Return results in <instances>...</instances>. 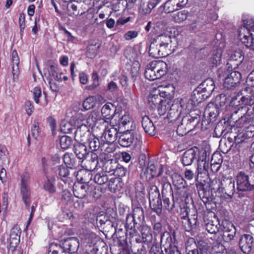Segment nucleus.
<instances>
[{
  "instance_id": "obj_3",
  "label": "nucleus",
  "mask_w": 254,
  "mask_h": 254,
  "mask_svg": "<svg viewBox=\"0 0 254 254\" xmlns=\"http://www.w3.org/2000/svg\"><path fill=\"white\" fill-rule=\"evenodd\" d=\"M148 105L152 110L156 108L160 116L164 115L169 109L171 100L163 99L159 94V91L155 89L152 90L148 97Z\"/></svg>"
},
{
  "instance_id": "obj_46",
  "label": "nucleus",
  "mask_w": 254,
  "mask_h": 254,
  "mask_svg": "<svg viewBox=\"0 0 254 254\" xmlns=\"http://www.w3.org/2000/svg\"><path fill=\"white\" fill-rule=\"evenodd\" d=\"M56 172L58 174L61 179L65 183L68 180V179L70 178L69 177V171L67 167L63 165L59 166L56 170Z\"/></svg>"
},
{
  "instance_id": "obj_19",
  "label": "nucleus",
  "mask_w": 254,
  "mask_h": 254,
  "mask_svg": "<svg viewBox=\"0 0 254 254\" xmlns=\"http://www.w3.org/2000/svg\"><path fill=\"white\" fill-rule=\"evenodd\" d=\"M199 121L200 117L199 116L193 117L191 114H188L183 118L181 124L187 130L190 131L195 128Z\"/></svg>"
},
{
  "instance_id": "obj_63",
  "label": "nucleus",
  "mask_w": 254,
  "mask_h": 254,
  "mask_svg": "<svg viewBox=\"0 0 254 254\" xmlns=\"http://www.w3.org/2000/svg\"><path fill=\"white\" fill-rule=\"evenodd\" d=\"M92 79L93 83L92 84L87 86L86 89L92 90L97 88L100 84L99 81V76L96 71H94L92 73Z\"/></svg>"
},
{
  "instance_id": "obj_22",
  "label": "nucleus",
  "mask_w": 254,
  "mask_h": 254,
  "mask_svg": "<svg viewBox=\"0 0 254 254\" xmlns=\"http://www.w3.org/2000/svg\"><path fill=\"white\" fill-rule=\"evenodd\" d=\"M21 229L17 225H14L11 229L9 235V243L11 247L16 248L20 242Z\"/></svg>"
},
{
  "instance_id": "obj_52",
  "label": "nucleus",
  "mask_w": 254,
  "mask_h": 254,
  "mask_svg": "<svg viewBox=\"0 0 254 254\" xmlns=\"http://www.w3.org/2000/svg\"><path fill=\"white\" fill-rule=\"evenodd\" d=\"M178 9L174 0H168L163 5V9L166 13L173 12Z\"/></svg>"
},
{
  "instance_id": "obj_54",
  "label": "nucleus",
  "mask_w": 254,
  "mask_h": 254,
  "mask_svg": "<svg viewBox=\"0 0 254 254\" xmlns=\"http://www.w3.org/2000/svg\"><path fill=\"white\" fill-rule=\"evenodd\" d=\"M188 12L185 10L180 11L173 15L174 21L176 23H181L187 19Z\"/></svg>"
},
{
  "instance_id": "obj_30",
  "label": "nucleus",
  "mask_w": 254,
  "mask_h": 254,
  "mask_svg": "<svg viewBox=\"0 0 254 254\" xmlns=\"http://www.w3.org/2000/svg\"><path fill=\"white\" fill-rule=\"evenodd\" d=\"M43 189L49 194H54L57 191L56 187V179L54 176L47 177V179L44 182Z\"/></svg>"
},
{
  "instance_id": "obj_37",
  "label": "nucleus",
  "mask_w": 254,
  "mask_h": 254,
  "mask_svg": "<svg viewBox=\"0 0 254 254\" xmlns=\"http://www.w3.org/2000/svg\"><path fill=\"white\" fill-rule=\"evenodd\" d=\"M197 223V215L194 214L192 215L191 218L188 217L184 218L182 222L183 226H184L187 231H190L192 229L196 227Z\"/></svg>"
},
{
  "instance_id": "obj_48",
  "label": "nucleus",
  "mask_w": 254,
  "mask_h": 254,
  "mask_svg": "<svg viewBox=\"0 0 254 254\" xmlns=\"http://www.w3.org/2000/svg\"><path fill=\"white\" fill-rule=\"evenodd\" d=\"M115 221L116 219L113 217H112L111 219H106L105 221V226L103 228L108 229L109 231H115L118 233L119 230H122V229L118 227L117 224L115 225Z\"/></svg>"
},
{
  "instance_id": "obj_33",
  "label": "nucleus",
  "mask_w": 254,
  "mask_h": 254,
  "mask_svg": "<svg viewBox=\"0 0 254 254\" xmlns=\"http://www.w3.org/2000/svg\"><path fill=\"white\" fill-rule=\"evenodd\" d=\"M159 45L158 36L154 38L151 42L149 49V55L154 58H160L159 48L158 46Z\"/></svg>"
},
{
  "instance_id": "obj_12",
  "label": "nucleus",
  "mask_w": 254,
  "mask_h": 254,
  "mask_svg": "<svg viewBox=\"0 0 254 254\" xmlns=\"http://www.w3.org/2000/svg\"><path fill=\"white\" fill-rule=\"evenodd\" d=\"M132 131L129 130L124 131L119 136L118 142L119 144L124 147H128L131 146L134 142L136 144L137 137Z\"/></svg>"
},
{
  "instance_id": "obj_1",
  "label": "nucleus",
  "mask_w": 254,
  "mask_h": 254,
  "mask_svg": "<svg viewBox=\"0 0 254 254\" xmlns=\"http://www.w3.org/2000/svg\"><path fill=\"white\" fill-rule=\"evenodd\" d=\"M240 102L243 106L234 110L230 115L228 121L238 128L246 127L254 121V93L252 95H243Z\"/></svg>"
},
{
  "instance_id": "obj_16",
  "label": "nucleus",
  "mask_w": 254,
  "mask_h": 254,
  "mask_svg": "<svg viewBox=\"0 0 254 254\" xmlns=\"http://www.w3.org/2000/svg\"><path fill=\"white\" fill-rule=\"evenodd\" d=\"M21 193L26 207L29 209L30 205V191L28 184V180L25 175L21 176Z\"/></svg>"
},
{
  "instance_id": "obj_64",
  "label": "nucleus",
  "mask_w": 254,
  "mask_h": 254,
  "mask_svg": "<svg viewBox=\"0 0 254 254\" xmlns=\"http://www.w3.org/2000/svg\"><path fill=\"white\" fill-rule=\"evenodd\" d=\"M196 181V187L197 190L198 195L200 194L201 192L204 191L206 189L208 188V186L206 184L205 180H195Z\"/></svg>"
},
{
  "instance_id": "obj_44",
  "label": "nucleus",
  "mask_w": 254,
  "mask_h": 254,
  "mask_svg": "<svg viewBox=\"0 0 254 254\" xmlns=\"http://www.w3.org/2000/svg\"><path fill=\"white\" fill-rule=\"evenodd\" d=\"M159 1V0H149L147 3L141 5L140 11L144 14H149Z\"/></svg>"
},
{
  "instance_id": "obj_50",
  "label": "nucleus",
  "mask_w": 254,
  "mask_h": 254,
  "mask_svg": "<svg viewBox=\"0 0 254 254\" xmlns=\"http://www.w3.org/2000/svg\"><path fill=\"white\" fill-rule=\"evenodd\" d=\"M134 218L136 219V222L138 223L139 225L143 222L144 219V211L142 207H136L133 211V214H132Z\"/></svg>"
},
{
  "instance_id": "obj_21",
  "label": "nucleus",
  "mask_w": 254,
  "mask_h": 254,
  "mask_svg": "<svg viewBox=\"0 0 254 254\" xmlns=\"http://www.w3.org/2000/svg\"><path fill=\"white\" fill-rule=\"evenodd\" d=\"M253 237L248 234L243 235L239 241V246L241 251L245 254H249L252 250Z\"/></svg>"
},
{
  "instance_id": "obj_24",
  "label": "nucleus",
  "mask_w": 254,
  "mask_h": 254,
  "mask_svg": "<svg viewBox=\"0 0 254 254\" xmlns=\"http://www.w3.org/2000/svg\"><path fill=\"white\" fill-rule=\"evenodd\" d=\"M198 87L208 98L215 89L214 82L212 78H207Z\"/></svg>"
},
{
  "instance_id": "obj_43",
  "label": "nucleus",
  "mask_w": 254,
  "mask_h": 254,
  "mask_svg": "<svg viewBox=\"0 0 254 254\" xmlns=\"http://www.w3.org/2000/svg\"><path fill=\"white\" fill-rule=\"evenodd\" d=\"M205 229L211 234H216L219 230L218 220H207L204 219Z\"/></svg>"
},
{
  "instance_id": "obj_47",
  "label": "nucleus",
  "mask_w": 254,
  "mask_h": 254,
  "mask_svg": "<svg viewBox=\"0 0 254 254\" xmlns=\"http://www.w3.org/2000/svg\"><path fill=\"white\" fill-rule=\"evenodd\" d=\"M163 202V207L168 211H171L175 207L174 197H170L169 195L162 196Z\"/></svg>"
},
{
  "instance_id": "obj_34",
  "label": "nucleus",
  "mask_w": 254,
  "mask_h": 254,
  "mask_svg": "<svg viewBox=\"0 0 254 254\" xmlns=\"http://www.w3.org/2000/svg\"><path fill=\"white\" fill-rule=\"evenodd\" d=\"M87 122L90 124V125L96 126L98 124H102L105 127L108 121H106L104 119L100 118L99 113L96 112H92L87 118Z\"/></svg>"
},
{
  "instance_id": "obj_49",
  "label": "nucleus",
  "mask_w": 254,
  "mask_h": 254,
  "mask_svg": "<svg viewBox=\"0 0 254 254\" xmlns=\"http://www.w3.org/2000/svg\"><path fill=\"white\" fill-rule=\"evenodd\" d=\"M172 235L167 231L161 233L160 244L162 246H172Z\"/></svg>"
},
{
  "instance_id": "obj_11",
  "label": "nucleus",
  "mask_w": 254,
  "mask_h": 254,
  "mask_svg": "<svg viewBox=\"0 0 254 254\" xmlns=\"http://www.w3.org/2000/svg\"><path fill=\"white\" fill-rule=\"evenodd\" d=\"M242 73L239 71H234L225 78L223 86L227 89H233L240 83Z\"/></svg>"
},
{
  "instance_id": "obj_2",
  "label": "nucleus",
  "mask_w": 254,
  "mask_h": 254,
  "mask_svg": "<svg viewBox=\"0 0 254 254\" xmlns=\"http://www.w3.org/2000/svg\"><path fill=\"white\" fill-rule=\"evenodd\" d=\"M79 247L78 240L75 237H70L61 240L59 244L50 245L48 254H72L76 253Z\"/></svg>"
},
{
  "instance_id": "obj_8",
  "label": "nucleus",
  "mask_w": 254,
  "mask_h": 254,
  "mask_svg": "<svg viewBox=\"0 0 254 254\" xmlns=\"http://www.w3.org/2000/svg\"><path fill=\"white\" fill-rule=\"evenodd\" d=\"M222 234L221 235L222 239L225 243L231 242L235 237L236 229L233 224L227 220L223 221L222 223Z\"/></svg>"
},
{
  "instance_id": "obj_23",
  "label": "nucleus",
  "mask_w": 254,
  "mask_h": 254,
  "mask_svg": "<svg viewBox=\"0 0 254 254\" xmlns=\"http://www.w3.org/2000/svg\"><path fill=\"white\" fill-rule=\"evenodd\" d=\"M196 160H197V153L192 148L186 151L181 158L184 166H190Z\"/></svg>"
},
{
  "instance_id": "obj_4",
  "label": "nucleus",
  "mask_w": 254,
  "mask_h": 254,
  "mask_svg": "<svg viewBox=\"0 0 254 254\" xmlns=\"http://www.w3.org/2000/svg\"><path fill=\"white\" fill-rule=\"evenodd\" d=\"M207 98L208 97L197 87L193 90L189 99H181L180 100L181 107L188 111H191L199 103H201Z\"/></svg>"
},
{
  "instance_id": "obj_20",
  "label": "nucleus",
  "mask_w": 254,
  "mask_h": 254,
  "mask_svg": "<svg viewBox=\"0 0 254 254\" xmlns=\"http://www.w3.org/2000/svg\"><path fill=\"white\" fill-rule=\"evenodd\" d=\"M90 186L88 184L80 183H75L73 186V192L74 196L79 198L85 197L89 192Z\"/></svg>"
},
{
  "instance_id": "obj_28",
  "label": "nucleus",
  "mask_w": 254,
  "mask_h": 254,
  "mask_svg": "<svg viewBox=\"0 0 254 254\" xmlns=\"http://www.w3.org/2000/svg\"><path fill=\"white\" fill-rule=\"evenodd\" d=\"M117 134V128L114 127H111L107 130L105 129H103L102 137L105 138V141L111 143L116 140Z\"/></svg>"
},
{
  "instance_id": "obj_62",
  "label": "nucleus",
  "mask_w": 254,
  "mask_h": 254,
  "mask_svg": "<svg viewBox=\"0 0 254 254\" xmlns=\"http://www.w3.org/2000/svg\"><path fill=\"white\" fill-rule=\"evenodd\" d=\"M140 68V64L137 61H134L131 66L130 73L131 77L133 80L136 79V78L139 75V71Z\"/></svg>"
},
{
  "instance_id": "obj_56",
  "label": "nucleus",
  "mask_w": 254,
  "mask_h": 254,
  "mask_svg": "<svg viewBox=\"0 0 254 254\" xmlns=\"http://www.w3.org/2000/svg\"><path fill=\"white\" fill-rule=\"evenodd\" d=\"M94 180L96 183L102 185L108 182L109 178L105 173L101 172L95 175Z\"/></svg>"
},
{
  "instance_id": "obj_36",
  "label": "nucleus",
  "mask_w": 254,
  "mask_h": 254,
  "mask_svg": "<svg viewBox=\"0 0 254 254\" xmlns=\"http://www.w3.org/2000/svg\"><path fill=\"white\" fill-rule=\"evenodd\" d=\"M124 186V183L120 178H112L109 181V189L112 192L119 191Z\"/></svg>"
},
{
  "instance_id": "obj_27",
  "label": "nucleus",
  "mask_w": 254,
  "mask_h": 254,
  "mask_svg": "<svg viewBox=\"0 0 254 254\" xmlns=\"http://www.w3.org/2000/svg\"><path fill=\"white\" fill-rule=\"evenodd\" d=\"M74 153L79 159H85L88 154L87 147L83 143L77 142L73 147Z\"/></svg>"
},
{
  "instance_id": "obj_18",
  "label": "nucleus",
  "mask_w": 254,
  "mask_h": 254,
  "mask_svg": "<svg viewBox=\"0 0 254 254\" xmlns=\"http://www.w3.org/2000/svg\"><path fill=\"white\" fill-rule=\"evenodd\" d=\"M91 135L89 128L85 124H82L77 127L75 132V139L77 142L87 140Z\"/></svg>"
},
{
  "instance_id": "obj_40",
  "label": "nucleus",
  "mask_w": 254,
  "mask_h": 254,
  "mask_svg": "<svg viewBox=\"0 0 254 254\" xmlns=\"http://www.w3.org/2000/svg\"><path fill=\"white\" fill-rule=\"evenodd\" d=\"M142 240L136 239L137 242H142L144 243H149L152 241V235L151 231L149 227L147 226H143L142 228L141 231Z\"/></svg>"
},
{
  "instance_id": "obj_13",
  "label": "nucleus",
  "mask_w": 254,
  "mask_h": 254,
  "mask_svg": "<svg viewBox=\"0 0 254 254\" xmlns=\"http://www.w3.org/2000/svg\"><path fill=\"white\" fill-rule=\"evenodd\" d=\"M237 185L238 191H245L254 189V185H251L249 181V176L243 172H240L237 176Z\"/></svg>"
},
{
  "instance_id": "obj_15",
  "label": "nucleus",
  "mask_w": 254,
  "mask_h": 254,
  "mask_svg": "<svg viewBox=\"0 0 254 254\" xmlns=\"http://www.w3.org/2000/svg\"><path fill=\"white\" fill-rule=\"evenodd\" d=\"M99 160L103 161V158H99L98 155L94 152H91L90 158L88 159H83L82 161V167L89 172L93 171L97 169L99 164Z\"/></svg>"
},
{
  "instance_id": "obj_25",
  "label": "nucleus",
  "mask_w": 254,
  "mask_h": 254,
  "mask_svg": "<svg viewBox=\"0 0 254 254\" xmlns=\"http://www.w3.org/2000/svg\"><path fill=\"white\" fill-rule=\"evenodd\" d=\"M220 113V109L217 107V104H214V102L208 103L204 111V114L209 117L210 122L215 120Z\"/></svg>"
},
{
  "instance_id": "obj_17",
  "label": "nucleus",
  "mask_w": 254,
  "mask_h": 254,
  "mask_svg": "<svg viewBox=\"0 0 254 254\" xmlns=\"http://www.w3.org/2000/svg\"><path fill=\"white\" fill-rule=\"evenodd\" d=\"M169 110L167 115V118L170 122L176 121L180 117L182 109L180 100L174 101L172 104L169 106Z\"/></svg>"
},
{
  "instance_id": "obj_60",
  "label": "nucleus",
  "mask_w": 254,
  "mask_h": 254,
  "mask_svg": "<svg viewBox=\"0 0 254 254\" xmlns=\"http://www.w3.org/2000/svg\"><path fill=\"white\" fill-rule=\"evenodd\" d=\"M113 174L117 176L118 177L117 178H120L121 180L122 178L127 176L128 174V171L126 168L119 165V166L116 167Z\"/></svg>"
},
{
  "instance_id": "obj_53",
  "label": "nucleus",
  "mask_w": 254,
  "mask_h": 254,
  "mask_svg": "<svg viewBox=\"0 0 254 254\" xmlns=\"http://www.w3.org/2000/svg\"><path fill=\"white\" fill-rule=\"evenodd\" d=\"M198 195L205 205H206V204H210L213 199V196L208 188L206 189L204 191L201 192Z\"/></svg>"
},
{
  "instance_id": "obj_45",
  "label": "nucleus",
  "mask_w": 254,
  "mask_h": 254,
  "mask_svg": "<svg viewBox=\"0 0 254 254\" xmlns=\"http://www.w3.org/2000/svg\"><path fill=\"white\" fill-rule=\"evenodd\" d=\"M172 183L174 186L179 190L185 188V181L181 175L174 173L172 175Z\"/></svg>"
},
{
  "instance_id": "obj_57",
  "label": "nucleus",
  "mask_w": 254,
  "mask_h": 254,
  "mask_svg": "<svg viewBox=\"0 0 254 254\" xmlns=\"http://www.w3.org/2000/svg\"><path fill=\"white\" fill-rule=\"evenodd\" d=\"M226 100L225 95L221 94L216 97L215 102H214V104H217V107L220 109L221 112H223L225 110Z\"/></svg>"
},
{
  "instance_id": "obj_39",
  "label": "nucleus",
  "mask_w": 254,
  "mask_h": 254,
  "mask_svg": "<svg viewBox=\"0 0 254 254\" xmlns=\"http://www.w3.org/2000/svg\"><path fill=\"white\" fill-rule=\"evenodd\" d=\"M149 66V64L146 66V69L145 71L144 75L146 79L149 80H154L157 79H159L163 76L162 71L161 70L159 72L157 73L156 74L154 73L153 69Z\"/></svg>"
},
{
  "instance_id": "obj_7",
  "label": "nucleus",
  "mask_w": 254,
  "mask_h": 254,
  "mask_svg": "<svg viewBox=\"0 0 254 254\" xmlns=\"http://www.w3.org/2000/svg\"><path fill=\"white\" fill-rule=\"evenodd\" d=\"M218 190L232 197L235 191L234 180L232 178L223 176Z\"/></svg>"
},
{
  "instance_id": "obj_58",
  "label": "nucleus",
  "mask_w": 254,
  "mask_h": 254,
  "mask_svg": "<svg viewBox=\"0 0 254 254\" xmlns=\"http://www.w3.org/2000/svg\"><path fill=\"white\" fill-rule=\"evenodd\" d=\"M61 147L64 149L69 148L72 145V138L67 135L62 136L60 140Z\"/></svg>"
},
{
  "instance_id": "obj_38",
  "label": "nucleus",
  "mask_w": 254,
  "mask_h": 254,
  "mask_svg": "<svg viewBox=\"0 0 254 254\" xmlns=\"http://www.w3.org/2000/svg\"><path fill=\"white\" fill-rule=\"evenodd\" d=\"M149 66L151 67L154 71V73L156 74L157 73L159 72L161 70H164L162 72L163 75H165L167 72V65L166 63L162 61H153L149 63Z\"/></svg>"
},
{
  "instance_id": "obj_55",
  "label": "nucleus",
  "mask_w": 254,
  "mask_h": 254,
  "mask_svg": "<svg viewBox=\"0 0 254 254\" xmlns=\"http://www.w3.org/2000/svg\"><path fill=\"white\" fill-rule=\"evenodd\" d=\"M230 139L232 140L233 139L230 137H228L227 141L221 140L219 144V147L221 151L223 153H227V152H228L230 150L232 146H233V144H232V142L230 140Z\"/></svg>"
},
{
  "instance_id": "obj_42",
  "label": "nucleus",
  "mask_w": 254,
  "mask_h": 254,
  "mask_svg": "<svg viewBox=\"0 0 254 254\" xmlns=\"http://www.w3.org/2000/svg\"><path fill=\"white\" fill-rule=\"evenodd\" d=\"M64 161L68 168H75L78 165L76 158L73 155L66 153L64 156Z\"/></svg>"
},
{
  "instance_id": "obj_32",
  "label": "nucleus",
  "mask_w": 254,
  "mask_h": 254,
  "mask_svg": "<svg viewBox=\"0 0 254 254\" xmlns=\"http://www.w3.org/2000/svg\"><path fill=\"white\" fill-rule=\"evenodd\" d=\"M116 109L112 104H105L102 108L101 114L103 117L106 120L112 119L115 114Z\"/></svg>"
},
{
  "instance_id": "obj_31",
  "label": "nucleus",
  "mask_w": 254,
  "mask_h": 254,
  "mask_svg": "<svg viewBox=\"0 0 254 254\" xmlns=\"http://www.w3.org/2000/svg\"><path fill=\"white\" fill-rule=\"evenodd\" d=\"M133 123L132 118L128 114H125L118 121V127L128 130L132 127Z\"/></svg>"
},
{
  "instance_id": "obj_41",
  "label": "nucleus",
  "mask_w": 254,
  "mask_h": 254,
  "mask_svg": "<svg viewBox=\"0 0 254 254\" xmlns=\"http://www.w3.org/2000/svg\"><path fill=\"white\" fill-rule=\"evenodd\" d=\"M118 166H119V164L116 159H108L107 160H105L103 163L102 169L105 172H114Z\"/></svg>"
},
{
  "instance_id": "obj_29",
  "label": "nucleus",
  "mask_w": 254,
  "mask_h": 254,
  "mask_svg": "<svg viewBox=\"0 0 254 254\" xmlns=\"http://www.w3.org/2000/svg\"><path fill=\"white\" fill-rule=\"evenodd\" d=\"M138 224L136 222V219L134 218L132 214H128L126 218V224L125 226L126 227L127 233L130 234V236H133L136 233L135 229V225Z\"/></svg>"
},
{
  "instance_id": "obj_5",
  "label": "nucleus",
  "mask_w": 254,
  "mask_h": 254,
  "mask_svg": "<svg viewBox=\"0 0 254 254\" xmlns=\"http://www.w3.org/2000/svg\"><path fill=\"white\" fill-rule=\"evenodd\" d=\"M238 37L248 48L254 49V25L250 28L243 26L239 28Z\"/></svg>"
},
{
  "instance_id": "obj_51",
  "label": "nucleus",
  "mask_w": 254,
  "mask_h": 254,
  "mask_svg": "<svg viewBox=\"0 0 254 254\" xmlns=\"http://www.w3.org/2000/svg\"><path fill=\"white\" fill-rule=\"evenodd\" d=\"M87 140L88 141L89 148L93 151L92 152L97 151L99 149L101 143L98 138L91 135Z\"/></svg>"
},
{
  "instance_id": "obj_10",
  "label": "nucleus",
  "mask_w": 254,
  "mask_h": 254,
  "mask_svg": "<svg viewBox=\"0 0 254 254\" xmlns=\"http://www.w3.org/2000/svg\"><path fill=\"white\" fill-rule=\"evenodd\" d=\"M159 41V51L161 57H164L171 53V37L167 34L158 35Z\"/></svg>"
},
{
  "instance_id": "obj_14",
  "label": "nucleus",
  "mask_w": 254,
  "mask_h": 254,
  "mask_svg": "<svg viewBox=\"0 0 254 254\" xmlns=\"http://www.w3.org/2000/svg\"><path fill=\"white\" fill-rule=\"evenodd\" d=\"M244 57L241 50L233 51L231 54L227 64L228 70H232L239 66L244 60Z\"/></svg>"
},
{
  "instance_id": "obj_59",
  "label": "nucleus",
  "mask_w": 254,
  "mask_h": 254,
  "mask_svg": "<svg viewBox=\"0 0 254 254\" xmlns=\"http://www.w3.org/2000/svg\"><path fill=\"white\" fill-rule=\"evenodd\" d=\"M148 169L149 170L150 174L152 175V178L155 177H157L161 175L162 172V168L160 167L159 170H157V166L154 163L147 164V166Z\"/></svg>"
},
{
  "instance_id": "obj_61",
  "label": "nucleus",
  "mask_w": 254,
  "mask_h": 254,
  "mask_svg": "<svg viewBox=\"0 0 254 254\" xmlns=\"http://www.w3.org/2000/svg\"><path fill=\"white\" fill-rule=\"evenodd\" d=\"M100 46L99 45L96 46V44L93 45L90 44L87 47V56L90 58H93L95 57L98 53L99 49Z\"/></svg>"
},
{
  "instance_id": "obj_26",
  "label": "nucleus",
  "mask_w": 254,
  "mask_h": 254,
  "mask_svg": "<svg viewBox=\"0 0 254 254\" xmlns=\"http://www.w3.org/2000/svg\"><path fill=\"white\" fill-rule=\"evenodd\" d=\"M142 126L146 133L153 136L156 133L155 126L148 116H144L142 118Z\"/></svg>"
},
{
  "instance_id": "obj_35",
  "label": "nucleus",
  "mask_w": 254,
  "mask_h": 254,
  "mask_svg": "<svg viewBox=\"0 0 254 254\" xmlns=\"http://www.w3.org/2000/svg\"><path fill=\"white\" fill-rule=\"evenodd\" d=\"M155 90L159 91V94L163 99H170L171 103H172L174 91V88L173 86L168 85L165 87H159L158 89H156Z\"/></svg>"
},
{
  "instance_id": "obj_9",
  "label": "nucleus",
  "mask_w": 254,
  "mask_h": 254,
  "mask_svg": "<svg viewBox=\"0 0 254 254\" xmlns=\"http://www.w3.org/2000/svg\"><path fill=\"white\" fill-rule=\"evenodd\" d=\"M230 114H227L224 119V122H220L216 125L213 133V136L220 137L224 133L225 135L229 133L232 127H238L236 126L231 124L228 121Z\"/></svg>"
},
{
  "instance_id": "obj_6",
  "label": "nucleus",
  "mask_w": 254,
  "mask_h": 254,
  "mask_svg": "<svg viewBox=\"0 0 254 254\" xmlns=\"http://www.w3.org/2000/svg\"><path fill=\"white\" fill-rule=\"evenodd\" d=\"M149 204L151 209L157 214L162 213L163 204L159 191L156 186H152L149 191Z\"/></svg>"
}]
</instances>
